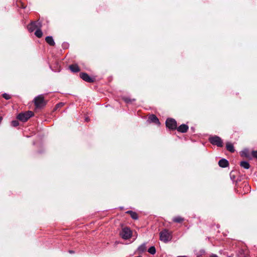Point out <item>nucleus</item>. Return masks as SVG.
Listing matches in <instances>:
<instances>
[{
    "mask_svg": "<svg viewBox=\"0 0 257 257\" xmlns=\"http://www.w3.org/2000/svg\"><path fill=\"white\" fill-rule=\"evenodd\" d=\"M2 119L3 117L2 116H0V123H1Z\"/></svg>",
    "mask_w": 257,
    "mask_h": 257,
    "instance_id": "c756f323",
    "label": "nucleus"
},
{
    "mask_svg": "<svg viewBox=\"0 0 257 257\" xmlns=\"http://www.w3.org/2000/svg\"><path fill=\"white\" fill-rule=\"evenodd\" d=\"M251 154H252V156L254 158H255L257 159V150L252 151Z\"/></svg>",
    "mask_w": 257,
    "mask_h": 257,
    "instance_id": "a878e982",
    "label": "nucleus"
},
{
    "mask_svg": "<svg viewBox=\"0 0 257 257\" xmlns=\"http://www.w3.org/2000/svg\"><path fill=\"white\" fill-rule=\"evenodd\" d=\"M123 100L126 103H130L133 102V101H135V99H131L128 97H123Z\"/></svg>",
    "mask_w": 257,
    "mask_h": 257,
    "instance_id": "aec40b11",
    "label": "nucleus"
},
{
    "mask_svg": "<svg viewBox=\"0 0 257 257\" xmlns=\"http://www.w3.org/2000/svg\"><path fill=\"white\" fill-rule=\"evenodd\" d=\"M238 257H247V254L244 252V251L242 250H240L238 251L237 253Z\"/></svg>",
    "mask_w": 257,
    "mask_h": 257,
    "instance_id": "4be33fe9",
    "label": "nucleus"
},
{
    "mask_svg": "<svg viewBox=\"0 0 257 257\" xmlns=\"http://www.w3.org/2000/svg\"><path fill=\"white\" fill-rule=\"evenodd\" d=\"M34 115V112L32 111H28L25 112L20 113L17 116V118L23 121H27L31 117Z\"/></svg>",
    "mask_w": 257,
    "mask_h": 257,
    "instance_id": "7ed1b4c3",
    "label": "nucleus"
},
{
    "mask_svg": "<svg viewBox=\"0 0 257 257\" xmlns=\"http://www.w3.org/2000/svg\"><path fill=\"white\" fill-rule=\"evenodd\" d=\"M46 42L50 46H54L55 45V43L53 40V38L51 36H47L45 38Z\"/></svg>",
    "mask_w": 257,
    "mask_h": 257,
    "instance_id": "ddd939ff",
    "label": "nucleus"
},
{
    "mask_svg": "<svg viewBox=\"0 0 257 257\" xmlns=\"http://www.w3.org/2000/svg\"><path fill=\"white\" fill-rule=\"evenodd\" d=\"M240 166L245 169H248L250 167V165L247 161H241Z\"/></svg>",
    "mask_w": 257,
    "mask_h": 257,
    "instance_id": "a211bd4d",
    "label": "nucleus"
},
{
    "mask_svg": "<svg viewBox=\"0 0 257 257\" xmlns=\"http://www.w3.org/2000/svg\"><path fill=\"white\" fill-rule=\"evenodd\" d=\"M125 213L126 214H130L131 217L133 219L137 220L138 219V215L136 212L133 211L132 210H128Z\"/></svg>",
    "mask_w": 257,
    "mask_h": 257,
    "instance_id": "4468645a",
    "label": "nucleus"
},
{
    "mask_svg": "<svg viewBox=\"0 0 257 257\" xmlns=\"http://www.w3.org/2000/svg\"><path fill=\"white\" fill-rule=\"evenodd\" d=\"M34 102L36 108H42L46 104V101L44 99V97L42 95H39L36 96L34 99Z\"/></svg>",
    "mask_w": 257,
    "mask_h": 257,
    "instance_id": "f03ea898",
    "label": "nucleus"
},
{
    "mask_svg": "<svg viewBox=\"0 0 257 257\" xmlns=\"http://www.w3.org/2000/svg\"><path fill=\"white\" fill-rule=\"evenodd\" d=\"M210 257H218V256L215 254H212L210 255Z\"/></svg>",
    "mask_w": 257,
    "mask_h": 257,
    "instance_id": "c85d7f7f",
    "label": "nucleus"
},
{
    "mask_svg": "<svg viewBox=\"0 0 257 257\" xmlns=\"http://www.w3.org/2000/svg\"><path fill=\"white\" fill-rule=\"evenodd\" d=\"M166 125L170 130H176L177 128V122L173 118H168L166 121Z\"/></svg>",
    "mask_w": 257,
    "mask_h": 257,
    "instance_id": "423d86ee",
    "label": "nucleus"
},
{
    "mask_svg": "<svg viewBox=\"0 0 257 257\" xmlns=\"http://www.w3.org/2000/svg\"><path fill=\"white\" fill-rule=\"evenodd\" d=\"M218 165L220 167L222 168H225L228 166V162L225 159H222L219 161Z\"/></svg>",
    "mask_w": 257,
    "mask_h": 257,
    "instance_id": "9d476101",
    "label": "nucleus"
},
{
    "mask_svg": "<svg viewBox=\"0 0 257 257\" xmlns=\"http://www.w3.org/2000/svg\"><path fill=\"white\" fill-rule=\"evenodd\" d=\"M70 70L74 73L78 72L80 71V69L77 64L70 65L69 66Z\"/></svg>",
    "mask_w": 257,
    "mask_h": 257,
    "instance_id": "1a4fd4ad",
    "label": "nucleus"
},
{
    "mask_svg": "<svg viewBox=\"0 0 257 257\" xmlns=\"http://www.w3.org/2000/svg\"><path fill=\"white\" fill-rule=\"evenodd\" d=\"M230 176L231 179L233 181L235 179L234 175H232V173H231L230 174Z\"/></svg>",
    "mask_w": 257,
    "mask_h": 257,
    "instance_id": "cd10ccee",
    "label": "nucleus"
},
{
    "mask_svg": "<svg viewBox=\"0 0 257 257\" xmlns=\"http://www.w3.org/2000/svg\"><path fill=\"white\" fill-rule=\"evenodd\" d=\"M172 233L168 230L165 229L160 232V239L164 243H167L171 240Z\"/></svg>",
    "mask_w": 257,
    "mask_h": 257,
    "instance_id": "f257e3e1",
    "label": "nucleus"
},
{
    "mask_svg": "<svg viewBox=\"0 0 257 257\" xmlns=\"http://www.w3.org/2000/svg\"><path fill=\"white\" fill-rule=\"evenodd\" d=\"M35 35L38 37V38H41L43 36V33L40 29H37L36 32H35Z\"/></svg>",
    "mask_w": 257,
    "mask_h": 257,
    "instance_id": "6ab92c4d",
    "label": "nucleus"
},
{
    "mask_svg": "<svg viewBox=\"0 0 257 257\" xmlns=\"http://www.w3.org/2000/svg\"><path fill=\"white\" fill-rule=\"evenodd\" d=\"M79 76L81 79L87 82H92L95 80L94 77H91L87 73L84 72L80 73Z\"/></svg>",
    "mask_w": 257,
    "mask_h": 257,
    "instance_id": "0eeeda50",
    "label": "nucleus"
},
{
    "mask_svg": "<svg viewBox=\"0 0 257 257\" xmlns=\"http://www.w3.org/2000/svg\"><path fill=\"white\" fill-rule=\"evenodd\" d=\"M242 154H243L246 157H247V153L248 151L247 150H245L242 152Z\"/></svg>",
    "mask_w": 257,
    "mask_h": 257,
    "instance_id": "bb28decb",
    "label": "nucleus"
},
{
    "mask_svg": "<svg viewBox=\"0 0 257 257\" xmlns=\"http://www.w3.org/2000/svg\"><path fill=\"white\" fill-rule=\"evenodd\" d=\"M172 220L174 222L181 223L184 220V218L180 216H177L174 217Z\"/></svg>",
    "mask_w": 257,
    "mask_h": 257,
    "instance_id": "f3484780",
    "label": "nucleus"
},
{
    "mask_svg": "<svg viewBox=\"0 0 257 257\" xmlns=\"http://www.w3.org/2000/svg\"><path fill=\"white\" fill-rule=\"evenodd\" d=\"M148 252L151 254H155L156 250L155 246H152L148 249Z\"/></svg>",
    "mask_w": 257,
    "mask_h": 257,
    "instance_id": "412c9836",
    "label": "nucleus"
},
{
    "mask_svg": "<svg viewBox=\"0 0 257 257\" xmlns=\"http://www.w3.org/2000/svg\"><path fill=\"white\" fill-rule=\"evenodd\" d=\"M64 105V103H62V102H61V103H58L57 104H56V105L55 106V109H58L59 107H62Z\"/></svg>",
    "mask_w": 257,
    "mask_h": 257,
    "instance_id": "393cba45",
    "label": "nucleus"
},
{
    "mask_svg": "<svg viewBox=\"0 0 257 257\" xmlns=\"http://www.w3.org/2000/svg\"><path fill=\"white\" fill-rule=\"evenodd\" d=\"M3 97L7 100H9L11 98L10 95L7 93H4L3 94Z\"/></svg>",
    "mask_w": 257,
    "mask_h": 257,
    "instance_id": "b1692460",
    "label": "nucleus"
},
{
    "mask_svg": "<svg viewBox=\"0 0 257 257\" xmlns=\"http://www.w3.org/2000/svg\"><path fill=\"white\" fill-rule=\"evenodd\" d=\"M226 149L231 153H233L235 151L233 145L229 142L226 143Z\"/></svg>",
    "mask_w": 257,
    "mask_h": 257,
    "instance_id": "2eb2a0df",
    "label": "nucleus"
},
{
    "mask_svg": "<svg viewBox=\"0 0 257 257\" xmlns=\"http://www.w3.org/2000/svg\"><path fill=\"white\" fill-rule=\"evenodd\" d=\"M69 252L70 253H74V251L73 250H69Z\"/></svg>",
    "mask_w": 257,
    "mask_h": 257,
    "instance_id": "7c9ffc66",
    "label": "nucleus"
},
{
    "mask_svg": "<svg viewBox=\"0 0 257 257\" xmlns=\"http://www.w3.org/2000/svg\"><path fill=\"white\" fill-rule=\"evenodd\" d=\"M146 243H143V244H142L141 245H140L138 247V249H137V250L140 252V253H142L143 252H144L146 250Z\"/></svg>",
    "mask_w": 257,
    "mask_h": 257,
    "instance_id": "dca6fc26",
    "label": "nucleus"
},
{
    "mask_svg": "<svg viewBox=\"0 0 257 257\" xmlns=\"http://www.w3.org/2000/svg\"><path fill=\"white\" fill-rule=\"evenodd\" d=\"M11 124L13 126L16 127L19 125V123L17 120H13L11 122Z\"/></svg>",
    "mask_w": 257,
    "mask_h": 257,
    "instance_id": "5701e85b",
    "label": "nucleus"
},
{
    "mask_svg": "<svg viewBox=\"0 0 257 257\" xmlns=\"http://www.w3.org/2000/svg\"><path fill=\"white\" fill-rule=\"evenodd\" d=\"M135 257H142V256L141 255H139V256H135Z\"/></svg>",
    "mask_w": 257,
    "mask_h": 257,
    "instance_id": "2f4dec72",
    "label": "nucleus"
},
{
    "mask_svg": "<svg viewBox=\"0 0 257 257\" xmlns=\"http://www.w3.org/2000/svg\"><path fill=\"white\" fill-rule=\"evenodd\" d=\"M209 141L212 145L217 146L218 147H222L223 146L222 140L217 136L209 137Z\"/></svg>",
    "mask_w": 257,
    "mask_h": 257,
    "instance_id": "20e7f679",
    "label": "nucleus"
},
{
    "mask_svg": "<svg viewBox=\"0 0 257 257\" xmlns=\"http://www.w3.org/2000/svg\"><path fill=\"white\" fill-rule=\"evenodd\" d=\"M38 27V26L36 24V22H33L28 26V29L29 32H32Z\"/></svg>",
    "mask_w": 257,
    "mask_h": 257,
    "instance_id": "f8f14e48",
    "label": "nucleus"
},
{
    "mask_svg": "<svg viewBox=\"0 0 257 257\" xmlns=\"http://www.w3.org/2000/svg\"><path fill=\"white\" fill-rule=\"evenodd\" d=\"M189 127L187 124H182L180 125L178 127H177V130L179 132L182 133H185L188 130Z\"/></svg>",
    "mask_w": 257,
    "mask_h": 257,
    "instance_id": "6e6552de",
    "label": "nucleus"
},
{
    "mask_svg": "<svg viewBox=\"0 0 257 257\" xmlns=\"http://www.w3.org/2000/svg\"><path fill=\"white\" fill-rule=\"evenodd\" d=\"M120 235L124 239L130 238L132 236V232L130 228L125 227L122 229Z\"/></svg>",
    "mask_w": 257,
    "mask_h": 257,
    "instance_id": "39448f33",
    "label": "nucleus"
},
{
    "mask_svg": "<svg viewBox=\"0 0 257 257\" xmlns=\"http://www.w3.org/2000/svg\"><path fill=\"white\" fill-rule=\"evenodd\" d=\"M149 120L150 122H154L156 124H160L159 119L154 114H152L149 117Z\"/></svg>",
    "mask_w": 257,
    "mask_h": 257,
    "instance_id": "9b49d317",
    "label": "nucleus"
},
{
    "mask_svg": "<svg viewBox=\"0 0 257 257\" xmlns=\"http://www.w3.org/2000/svg\"><path fill=\"white\" fill-rule=\"evenodd\" d=\"M86 120L87 121L88 120V118H86Z\"/></svg>",
    "mask_w": 257,
    "mask_h": 257,
    "instance_id": "473e14b6",
    "label": "nucleus"
}]
</instances>
